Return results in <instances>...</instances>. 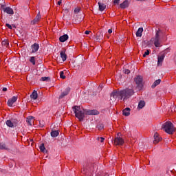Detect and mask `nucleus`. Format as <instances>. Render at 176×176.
Masks as SVG:
<instances>
[{"label":"nucleus","instance_id":"nucleus-16","mask_svg":"<svg viewBox=\"0 0 176 176\" xmlns=\"http://www.w3.org/2000/svg\"><path fill=\"white\" fill-rule=\"evenodd\" d=\"M68 94H69V89H67L65 91L62 92L59 98H64L66 96H68Z\"/></svg>","mask_w":176,"mask_h":176},{"label":"nucleus","instance_id":"nucleus-39","mask_svg":"<svg viewBox=\"0 0 176 176\" xmlns=\"http://www.w3.org/2000/svg\"><path fill=\"white\" fill-rule=\"evenodd\" d=\"M90 32H91L90 31L87 30L85 32V35H89V34H90Z\"/></svg>","mask_w":176,"mask_h":176},{"label":"nucleus","instance_id":"nucleus-42","mask_svg":"<svg viewBox=\"0 0 176 176\" xmlns=\"http://www.w3.org/2000/svg\"><path fill=\"white\" fill-rule=\"evenodd\" d=\"M62 2H61V0H59L58 2H57V4L58 5H61Z\"/></svg>","mask_w":176,"mask_h":176},{"label":"nucleus","instance_id":"nucleus-20","mask_svg":"<svg viewBox=\"0 0 176 176\" xmlns=\"http://www.w3.org/2000/svg\"><path fill=\"white\" fill-rule=\"evenodd\" d=\"M144 107H145V101L140 100L138 105V109H142V108H144Z\"/></svg>","mask_w":176,"mask_h":176},{"label":"nucleus","instance_id":"nucleus-38","mask_svg":"<svg viewBox=\"0 0 176 176\" xmlns=\"http://www.w3.org/2000/svg\"><path fill=\"white\" fill-rule=\"evenodd\" d=\"M124 74H126V75H129V74H130V71L126 69L124 70Z\"/></svg>","mask_w":176,"mask_h":176},{"label":"nucleus","instance_id":"nucleus-30","mask_svg":"<svg viewBox=\"0 0 176 176\" xmlns=\"http://www.w3.org/2000/svg\"><path fill=\"white\" fill-rule=\"evenodd\" d=\"M29 61H30L33 65H35V57L34 56H31Z\"/></svg>","mask_w":176,"mask_h":176},{"label":"nucleus","instance_id":"nucleus-23","mask_svg":"<svg viewBox=\"0 0 176 176\" xmlns=\"http://www.w3.org/2000/svg\"><path fill=\"white\" fill-rule=\"evenodd\" d=\"M30 97L31 98H32V100H36V98H38V92H36V91L34 90L30 95Z\"/></svg>","mask_w":176,"mask_h":176},{"label":"nucleus","instance_id":"nucleus-24","mask_svg":"<svg viewBox=\"0 0 176 176\" xmlns=\"http://www.w3.org/2000/svg\"><path fill=\"white\" fill-rule=\"evenodd\" d=\"M58 134H60L58 131H52L51 132V137H53V138H56V137H58Z\"/></svg>","mask_w":176,"mask_h":176},{"label":"nucleus","instance_id":"nucleus-22","mask_svg":"<svg viewBox=\"0 0 176 176\" xmlns=\"http://www.w3.org/2000/svg\"><path fill=\"white\" fill-rule=\"evenodd\" d=\"M160 82H162V80L160 79L155 80L151 86L152 89H155L156 86H159V85H160Z\"/></svg>","mask_w":176,"mask_h":176},{"label":"nucleus","instance_id":"nucleus-5","mask_svg":"<svg viewBox=\"0 0 176 176\" xmlns=\"http://www.w3.org/2000/svg\"><path fill=\"white\" fill-rule=\"evenodd\" d=\"M1 9L4 12V13H7V14H10L11 16L14 14V11H13V9L10 7H7L5 4L1 5Z\"/></svg>","mask_w":176,"mask_h":176},{"label":"nucleus","instance_id":"nucleus-35","mask_svg":"<svg viewBox=\"0 0 176 176\" xmlns=\"http://www.w3.org/2000/svg\"><path fill=\"white\" fill-rule=\"evenodd\" d=\"M120 2V0H114L113 1L114 5H119Z\"/></svg>","mask_w":176,"mask_h":176},{"label":"nucleus","instance_id":"nucleus-40","mask_svg":"<svg viewBox=\"0 0 176 176\" xmlns=\"http://www.w3.org/2000/svg\"><path fill=\"white\" fill-rule=\"evenodd\" d=\"M3 91H8V88L3 87L2 89Z\"/></svg>","mask_w":176,"mask_h":176},{"label":"nucleus","instance_id":"nucleus-6","mask_svg":"<svg viewBox=\"0 0 176 176\" xmlns=\"http://www.w3.org/2000/svg\"><path fill=\"white\" fill-rule=\"evenodd\" d=\"M134 80L138 87H139V89H142V76H138L136 78H134Z\"/></svg>","mask_w":176,"mask_h":176},{"label":"nucleus","instance_id":"nucleus-13","mask_svg":"<svg viewBox=\"0 0 176 176\" xmlns=\"http://www.w3.org/2000/svg\"><path fill=\"white\" fill-rule=\"evenodd\" d=\"M120 8L121 9H126V8H129V1L126 0L121 4H120Z\"/></svg>","mask_w":176,"mask_h":176},{"label":"nucleus","instance_id":"nucleus-21","mask_svg":"<svg viewBox=\"0 0 176 176\" xmlns=\"http://www.w3.org/2000/svg\"><path fill=\"white\" fill-rule=\"evenodd\" d=\"M26 122L29 126H32V123H34V117H28Z\"/></svg>","mask_w":176,"mask_h":176},{"label":"nucleus","instance_id":"nucleus-36","mask_svg":"<svg viewBox=\"0 0 176 176\" xmlns=\"http://www.w3.org/2000/svg\"><path fill=\"white\" fill-rule=\"evenodd\" d=\"M79 12H80V9L77 8H75L74 10V13H79Z\"/></svg>","mask_w":176,"mask_h":176},{"label":"nucleus","instance_id":"nucleus-25","mask_svg":"<svg viewBox=\"0 0 176 176\" xmlns=\"http://www.w3.org/2000/svg\"><path fill=\"white\" fill-rule=\"evenodd\" d=\"M39 149L41 152H43V153H45V152L46 151V148L45 147V144L42 143L40 146H39Z\"/></svg>","mask_w":176,"mask_h":176},{"label":"nucleus","instance_id":"nucleus-7","mask_svg":"<svg viewBox=\"0 0 176 176\" xmlns=\"http://www.w3.org/2000/svg\"><path fill=\"white\" fill-rule=\"evenodd\" d=\"M114 144L115 145H123L124 144V140L119 137V133H118V136L114 139Z\"/></svg>","mask_w":176,"mask_h":176},{"label":"nucleus","instance_id":"nucleus-9","mask_svg":"<svg viewBox=\"0 0 176 176\" xmlns=\"http://www.w3.org/2000/svg\"><path fill=\"white\" fill-rule=\"evenodd\" d=\"M32 53H36L39 50V44L34 43L31 45Z\"/></svg>","mask_w":176,"mask_h":176},{"label":"nucleus","instance_id":"nucleus-4","mask_svg":"<svg viewBox=\"0 0 176 176\" xmlns=\"http://www.w3.org/2000/svg\"><path fill=\"white\" fill-rule=\"evenodd\" d=\"M162 127L165 133H167L168 134H173L174 131H175V128L174 127V124L170 121L165 122L162 125Z\"/></svg>","mask_w":176,"mask_h":176},{"label":"nucleus","instance_id":"nucleus-19","mask_svg":"<svg viewBox=\"0 0 176 176\" xmlns=\"http://www.w3.org/2000/svg\"><path fill=\"white\" fill-rule=\"evenodd\" d=\"M39 20H41V14L38 13L36 16L35 17V19L32 21V24H36V23H38V21H39Z\"/></svg>","mask_w":176,"mask_h":176},{"label":"nucleus","instance_id":"nucleus-28","mask_svg":"<svg viewBox=\"0 0 176 176\" xmlns=\"http://www.w3.org/2000/svg\"><path fill=\"white\" fill-rule=\"evenodd\" d=\"M3 149L7 150L8 149V146H6V144H5L3 143H0V151L1 150H3Z\"/></svg>","mask_w":176,"mask_h":176},{"label":"nucleus","instance_id":"nucleus-41","mask_svg":"<svg viewBox=\"0 0 176 176\" xmlns=\"http://www.w3.org/2000/svg\"><path fill=\"white\" fill-rule=\"evenodd\" d=\"M98 129H99V130H102V129H104V126H98Z\"/></svg>","mask_w":176,"mask_h":176},{"label":"nucleus","instance_id":"nucleus-18","mask_svg":"<svg viewBox=\"0 0 176 176\" xmlns=\"http://www.w3.org/2000/svg\"><path fill=\"white\" fill-rule=\"evenodd\" d=\"M68 34H64L59 38V41L60 42H65V41H68Z\"/></svg>","mask_w":176,"mask_h":176},{"label":"nucleus","instance_id":"nucleus-14","mask_svg":"<svg viewBox=\"0 0 176 176\" xmlns=\"http://www.w3.org/2000/svg\"><path fill=\"white\" fill-rule=\"evenodd\" d=\"M98 6H99V10L100 12H104L107 6L104 4L103 3L98 2Z\"/></svg>","mask_w":176,"mask_h":176},{"label":"nucleus","instance_id":"nucleus-33","mask_svg":"<svg viewBox=\"0 0 176 176\" xmlns=\"http://www.w3.org/2000/svg\"><path fill=\"white\" fill-rule=\"evenodd\" d=\"M149 53H150L149 50H147L144 52V54H143V57H146V56H149Z\"/></svg>","mask_w":176,"mask_h":176},{"label":"nucleus","instance_id":"nucleus-3","mask_svg":"<svg viewBox=\"0 0 176 176\" xmlns=\"http://www.w3.org/2000/svg\"><path fill=\"white\" fill-rule=\"evenodd\" d=\"M165 38L166 34L164 32V31L160 29H157L155 30V35L153 38L151 39V42L153 43L155 47H160Z\"/></svg>","mask_w":176,"mask_h":176},{"label":"nucleus","instance_id":"nucleus-34","mask_svg":"<svg viewBox=\"0 0 176 176\" xmlns=\"http://www.w3.org/2000/svg\"><path fill=\"white\" fill-rule=\"evenodd\" d=\"M49 79V77H42L40 80H42L43 82H45Z\"/></svg>","mask_w":176,"mask_h":176},{"label":"nucleus","instance_id":"nucleus-11","mask_svg":"<svg viewBox=\"0 0 176 176\" xmlns=\"http://www.w3.org/2000/svg\"><path fill=\"white\" fill-rule=\"evenodd\" d=\"M164 57H165V55L164 54H162L160 56H158L157 58V65H162V63H163V61H164Z\"/></svg>","mask_w":176,"mask_h":176},{"label":"nucleus","instance_id":"nucleus-15","mask_svg":"<svg viewBox=\"0 0 176 176\" xmlns=\"http://www.w3.org/2000/svg\"><path fill=\"white\" fill-rule=\"evenodd\" d=\"M142 32H144V28H139L138 31L136 32V36L141 38V36H142Z\"/></svg>","mask_w":176,"mask_h":176},{"label":"nucleus","instance_id":"nucleus-2","mask_svg":"<svg viewBox=\"0 0 176 176\" xmlns=\"http://www.w3.org/2000/svg\"><path fill=\"white\" fill-rule=\"evenodd\" d=\"M73 112L75 113L76 118L78 119L80 122L85 119V115H98L100 112L98 111L94 110H85L80 109V106H74L72 107Z\"/></svg>","mask_w":176,"mask_h":176},{"label":"nucleus","instance_id":"nucleus-31","mask_svg":"<svg viewBox=\"0 0 176 176\" xmlns=\"http://www.w3.org/2000/svg\"><path fill=\"white\" fill-rule=\"evenodd\" d=\"M60 78H61V79H65V76H64V72H63V71H61L60 72Z\"/></svg>","mask_w":176,"mask_h":176},{"label":"nucleus","instance_id":"nucleus-8","mask_svg":"<svg viewBox=\"0 0 176 176\" xmlns=\"http://www.w3.org/2000/svg\"><path fill=\"white\" fill-rule=\"evenodd\" d=\"M16 101H17V97L16 96H13L11 99H9L8 100V107H12L13 106V103L16 102Z\"/></svg>","mask_w":176,"mask_h":176},{"label":"nucleus","instance_id":"nucleus-32","mask_svg":"<svg viewBox=\"0 0 176 176\" xmlns=\"http://www.w3.org/2000/svg\"><path fill=\"white\" fill-rule=\"evenodd\" d=\"M97 140H98V141H100V142H104V141L105 140V138H104L102 137H101V138L98 137Z\"/></svg>","mask_w":176,"mask_h":176},{"label":"nucleus","instance_id":"nucleus-26","mask_svg":"<svg viewBox=\"0 0 176 176\" xmlns=\"http://www.w3.org/2000/svg\"><path fill=\"white\" fill-rule=\"evenodd\" d=\"M6 124L8 126V127H14V124L12 123V121L10 120H7L6 122Z\"/></svg>","mask_w":176,"mask_h":176},{"label":"nucleus","instance_id":"nucleus-10","mask_svg":"<svg viewBox=\"0 0 176 176\" xmlns=\"http://www.w3.org/2000/svg\"><path fill=\"white\" fill-rule=\"evenodd\" d=\"M162 140V138L159 137V133H155L154 134V141H153V144H158Z\"/></svg>","mask_w":176,"mask_h":176},{"label":"nucleus","instance_id":"nucleus-44","mask_svg":"<svg viewBox=\"0 0 176 176\" xmlns=\"http://www.w3.org/2000/svg\"><path fill=\"white\" fill-rule=\"evenodd\" d=\"M1 5H2V4H0V9H1Z\"/></svg>","mask_w":176,"mask_h":176},{"label":"nucleus","instance_id":"nucleus-17","mask_svg":"<svg viewBox=\"0 0 176 176\" xmlns=\"http://www.w3.org/2000/svg\"><path fill=\"white\" fill-rule=\"evenodd\" d=\"M60 57L62 58V61L67 60V54H65V50H63L60 52Z\"/></svg>","mask_w":176,"mask_h":176},{"label":"nucleus","instance_id":"nucleus-12","mask_svg":"<svg viewBox=\"0 0 176 176\" xmlns=\"http://www.w3.org/2000/svg\"><path fill=\"white\" fill-rule=\"evenodd\" d=\"M130 111H131L130 108L129 107L125 108L122 111V115H124V116H130Z\"/></svg>","mask_w":176,"mask_h":176},{"label":"nucleus","instance_id":"nucleus-27","mask_svg":"<svg viewBox=\"0 0 176 176\" xmlns=\"http://www.w3.org/2000/svg\"><path fill=\"white\" fill-rule=\"evenodd\" d=\"M102 39V34L100 32L98 33L96 36V41H100Z\"/></svg>","mask_w":176,"mask_h":176},{"label":"nucleus","instance_id":"nucleus-43","mask_svg":"<svg viewBox=\"0 0 176 176\" xmlns=\"http://www.w3.org/2000/svg\"><path fill=\"white\" fill-rule=\"evenodd\" d=\"M108 32H109V34H112V29H109V30H108Z\"/></svg>","mask_w":176,"mask_h":176},{"label":"nucleus","instance_id":"nucleus-37","mask_svg":"<svg viewBox=\"0 0 176 176\" xmlns=\"http://www.w3.org/2000/svg\"><path fill=\"white\" fill-rule=\"evenodd\" d=\"M6 27H8V28H9V30H12V25H10L9 23H6Z\"/></svg>","mask_w":176,"mask_h":176},{"label":"nucleus","instance_id":"nucleus-29","mask_svg":"<svg viewBox=\"0 0 176 176\" xmlns=\"http://www.w3.org/2000/svg\"><path fill=\"white\" fill-rule=\"evenodd\" d=\"M1 43L3 46H5L6 47H8V46L9 45V42H8L7 40L3 41Z\"/></svg>","mask_w":176,"mask_h":176},{"label":"nucleus","instance_id":"nucleus-1","mask_svg":"<svg viewBox=\"0 0 176 176\" xmlns=\"http://www.w3.org/2000/svg\"><path fill=\"white\" fill-rule=\"evenodd\" d=\"M133 95L134 90H133V89L126 88L123 90L113 91L110 96V100L113 102H115L116 101H119L120 100H127Z\"/></svg>","mask_w":176,"mask_h":176}]
</instances>
